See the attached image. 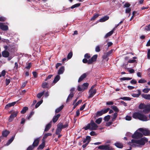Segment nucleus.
Instances as JSON below:
<instances>
[{"instance_id":"obj_1","label":"nucleus","mask_w":150,"mask_h":150,"mask_svg":"<svg viewBox=\"0 0 150 150\" xmlns=\"http://www.w3.org/2000/svg\"><path fill=\"white\" fill-rule=\"evenodd\" d=\"M98 127V125L93 120H91L90 123L88 124L86 126L83 127V129L85 130L89 129L90 130H95L97 129Z\"/></svg>"},{"instance_id":"obj_2","label":"nucleus","mask_w":150,"mask_h":150,"mask_svg":"<svg viewBox=\"0 0 150 150\" xmlns=\"http://www.w3.org/2000/svg\"><path fill=\"white\" fill-rule=\"evenodd\" d=\"M69 126V122H66L65 124L63 125L62 123L60 122L57 125V128L56 129L55 134H59L61 132L62 129L67 128Z\"/></svg>"},{"instance_id":"obj_3","label":"nucleus","mask_w":150,"mask_h":150,"mask_svg":"<svg viewBox=\"0 0 150 150\" xmlns=\"http://www.w3.org/2000/svg\"><path fill=\"white\" fill-rule=\"evenodd\" d=\"M135 144L140 145H143L145 144V142H148V139L145 137L141 138L139 140L132 139V140Z\"/></svg>"},{"instance_id":"obj_4","label":"nucleus","mask_w":150,"mask_h":150,"mask_svg":"<svg viewBox=\"0 0 150 150\" xmlns=\"http://www.w3.org/2000/svg\"><path fill=\"white\" fill-rule=\"evenodd\" d=\"M143 134L141 132L136 131L132 136V137L133 139H138L142 137Z\"/></svg>"},{"instance_id":"obj_5","label":"nucleus","mask_w":150,"mask_h":150,"mask_svg":"<svg viewBox=\"0 0 150 150\" xmlns=\"http://www.w3.org/2000/svg\"><path fill=\"white\" fill-rule=\"evenodd\" d=\"M109 110L110 108H107L106 109L102 110L100 111H98L96 113V116L98 117L102 115L103 114L106 113Z\"/></svg>"},{"instance_id":"obj_6","label":"nucleus","mask_w":150,"mask_h":150,"mask_svg":"<svg viewBox=\"0 0 150 150\" xmlns=\"http://www.w3.org/2000/svg\"><path fill=\"white\" fill-rule=\"evenodd\" d=\"M18 112V111H16L13 112V113L9 117L8 120V122H11L12 121L14 118L17 116Z\"/></svg>"},{"instance_id":"obj_7","label":"nucleus","mask_w":150,"mask_h":150,"mask_svg":"<svg viewBox=\"0 0 150 150\" xmlns=\"http://www.w3.org/2000/svg\"><path fill=\"white\" fill-rule=\"evenodd\" d=\"M139 130L142 132L144 136H149L150 135V131L148 129L140 128L139 129Z\"/></svg>"},{"instance_id":"obj_8","label":"nucleus","mask_w":150,"mask_h":150,"mask_svg":"<svg viewBox=\"0 0 150 150\" xmlns=\"http://www.w3.org/2000/svg\"><path fill=\"white\" fill-rule=\"evenodd\" d=\"M98 57L97 54H95L92 57L88 59V65L93 64V62H96V60Z\"/></svg>"},{"instance_id":"obj_9","label":"nucleus","mask_w":150,"mask_h":150,"mask_svg":"<svg viewBox=\"0 0 150 150\" xmlns=\"http://www.w3.org/2000/svg\"><path fill=\"white\" fill-rule=\"evenodd\" d=\"M40 140V137L36 138L34 140L32 145L34 147H37L38 145Z\"/></svg>"},{"instance_id":"obj_10","label":"nucleus","mask_w":150,"mask_h":150,"mask_svg":"<svg viewBox=\"0 0 150 150\" xmlns=\"http://www.w3.org/2000/svg\"><path fill=\"white\" fill-rule=\"evenodd\" d=\"M42 143L39 145V146L37 148V149L38 150H42L45 146V140L43 139H42Z\"/></svg>"},{"instance_id":"obj_11","label":"nucleus","mask_w":150,"mask_h":150,"mask_svg":"<svg viewBox=\"0 0 150 150\" xmlns=\"http://www.w3.org/2000/svg\"><path fill=\"white\" fill-rule=\"evenodd\" d=\"M89 96L88 97V98H90L93 96L96 93V89H94L93 90L91 91L90 92Z\"/></svg>"},{"instance_id":"obj_12","label":"nucleus","mask_w":150,"mask_h":150,"mask_svg":"<svg viewBox=\"0 0 150 150\" xmlns=\"http://www.w3.org/2000/svg\"><path fill=\"white\" fill-rule=\"evenodd\" d=\"M139 120L142 121H146L148 120V117L145 115L141 114Z\"/></svg>"},{"instance_id":"obj_13","label":"nucleus","mask_w":150,"mask_h":150,"mask_svg":"<svg viewBox=\"0 0 150 150\" xmlns=\"http://www.w3.org/2000/svg\"><path fill=\"white\" fill-rule=\"evenodd\" d=\"M141 114L139 112H135L133 114L132 117L134 118L139 120Z\"/></svg>"},{"instance_id":"obj_14","label":"nucleus","mask_w":150,"mask_h":150,"mask_svg":"<svg viewBox=\"0 0 150 150\" xmlns=\"http://www.w3.org/2000/svg\"><path fill=\"white\" fill-rule=\"evenodd\" d=\"M60 115L59 114H57L56 115L54 116L52 119L53 122L54 123L56 122L58 120L59 118L60 117Z\"/></svg>"},{"instance_id":"obj_15","label":"nucleus","mask_w":150,"mask_h":150,"mask_svg":"<svg viewBox=\"0 0 150 150\" xmlns=\"http://www.w3.org/2000/svg\"><path fill=\"white\" fill-rule=\"evenodd\" d=\"M17 101H15L12 103H9L7 104L5 106V108L6 109H8L9 107L13 106L16 103Z\"/></svg>"},{"instance_id":"obj_16","label":"nucleus","mask_w":150,"mask_h":150,"mask_svg":"<svg viewBox=\"0 0 150 150\" xmlns=\"http://www.w3.org/2000/svg\"><path fill=\"white\" fill-rule=\"evenodd\" d=\"M0 28L3 30H6L8 29L7 25H4L3 23L0 24Z\"/></svg>"},{"instance_id":"obj_17","label":"nucleus","mask_w":150,"mask_h":150,"mask_svg":"<svg viewBox=\"0 0 150 150\" xmlns=\"http://www.w3.org/2000/svg\"><path fill=\"white\" fill-rule=\"evenodd\" d=\"M52 122L50 121L49 123L47 125L44 130L45 132H47L50 128L52 125Z\"/></svg>"},{"instance_id":"obj_18","label":"nucleus","mask_w":150,"mask_h":150,"mask_svg":"<svg viewBox=\"0 0 150 150\" xmlns=\"http://www.w3.org/2000/svg\"><path fill=\"white\" fill-rule=\"evenodd\" d=\"M15 135L13 136L10 139H9L6 144L5 145L6 146H7L9 145L13 141L14 139Z\"/></svg>"},{"instance_id":"obj_19","label":"nucleus","mask_w":150,"mask_h":150,"mask_svg":"<svg viewBox=\"0 0 150 150\" xmlns=\"http://www.w3.org/2000/svg\"><path fill=\"white\" fill-rule=\"evenodd\" d=\"M2 54L3 57H8L9 54V52L6 50L3 51L2 53Z\"/></svg>"},{"instance_id":"obj_20","label":"nucleus","mask_w":150,"mask_h":150,"mask_svg":"<svg viewBox=\"0 0 150 150\" xmlns=\"http://www.w3.org/2000/svg\"><path fill=\"white\" fill-rule=\"evenodd\" d=\"M114 145L117 148L122 149L123 147V144L119 142H117L115 143Z\"/></svg>"},{"instance_id":"obj_21","label":"nucleus","mask_w":150,"mask_h":150,"mask_svg":"<svg viewBox=\"0 0 150 150\" xmlns=\"http://www.w3.org/2000/svg\"><path fill=\"white\" fill-rule=\"evenodd\" d=\"M115 30V28H114L112 30L107 33L105 36V38L110 36L113 33Z\"/></svg>"},{"instance_id":"obj_22","label":"nucleus","mask_w":150,"mask_h":150,"mask_svg":"<svg viewBox=\"0 0 150 150\" xmlns=\"http://www.w3.org/2000/svg\"><path fill=\"white\" fill-rule=\"evenodd\" d=\"M87 76L86 74V73H84L81 75V76L79 78L78 81L79 82H80L82 81L84 78H85Z\"/></svg>"},{"instance_id":"obj_23","label":"nucleus","mask_w":150,"mask_h":150,"mask_svg":"<svg viewBox=\"0 0 150 150\" xmlns=\"http://www.w3.org/2000/svg\"><path fill=\"white\" fill-rule=\"evenodd\" d=\"M142 96L146 100H150V94H141Z\"/></svg>"},{"instance_id":"obj_24","label":"nucleus","mask_w":150,"mask_h":150,"mask_svg":"<svg viewBox=\"0 0 150 150\" xmlns=\"http://www.w3.org/2000/svg\"><path fill=\"white\" fill-rule=\"evenodd\" d=\"M109 18V17L107 16H105L103 18H101L99 20L100 22H102L108 20Z\"/></svg>"},{"instance_id":"obj_25","label":"nucleus","mask_w":150,"mask_h":150,"mask_svg":"<svg viewBox=\"0 0 150 150\" xmlns=\"http://www.w3.org/2000/svg\"><path fill=\"white\" fill-rule=\"evenodd\" d=\"M60 79V76L59 75H57L54 78L53 81L54 83H56Z\"/></svg>"},{"instance_id":"obj_26","label":"nucleus","mask_w":150,"mask_h":150,"mask_svg":"<svg viewBox=\"0 0 150 150\" xmlns=\"http://www.w3.org/2000/svg\"><path fill=\"white\" fill-rule=\"evenodd\" d=\"M9 132L7 130H5L4 131H3L2 132V136H2L4 138V137H6L9 134Z\"/></svg>"},{"instance_id":"obj_27","label":"nucleus","mask_w":150,"mask_h":150,"mask_svg":"<svg viewBox=\"0 0 150 150\" xmlns=\"http://www.w3.org/2000/svg\"><path fill=\"white\" fill-rule=\"evenodd\" d=\"M74 96V95L73 94H70L68 96V97L66 100V103H68L69 102L70 100H71L73 98V97Z\"/></svg>"},{"instance_id":"obj_28","label":"nucleus","mask_w":150,"mask_h":150,"mask_svg":"<svg viewBox=\"0 0 150 150\" xmlns=\"http://www.w3.org/2000/svg\"><path fill=\"white\" fill-rule=\"evenodd\" d=\"M64 67L63 66H62L59 69L58 74H62L64 71Z\"/></svg>"},{"instance_id":"obj_29","label":"nucleus","mask_w":150,"mask_h":150,"mask_svg":"<svg viewBox=\"0 0 150 150\" xmlns=\"http://www.w3.org/2000/svg\"><path fill=\"white\" fill-rule=\"evenodd\" d=\"M64 107V105H62L61 106L59 107V108H57L55 110V112L56 113H58L60 112L63 108Z\"/></svg>"},{"instance_id":"obj_30","label":"nucleus","mask_w":150,"mask_h":150,"mask_svg":"<svg viewBox=\"0 0 150 150\" xmlns=\"http://www.w3.org/2000/svg\"><path fill=\"white\" fill-rule=\"evenodd\" d=\"M132 140V139L131 142H129L128 143V144L132 147H136L137 146V145L136 144H134V143L135 144V143Z\"/></svg>"},{"instance_id":"obj_31","label":"nucleus","mask_w":150,"mask_h":150,"mask_svg":"<svg viewBox=\"0 0 150 150\" xmlns=\"http://www.w3.org/2000/svg\"><path fill=\"white\" fill-rule=\"evenodd\" d=\"M146 105L144 104V103H141L139 106V108L140 109H144L146 108Z\"/></svg>"},{"instance_id":"obj_32","label":"nucleus","mask_w":150,"mask_h":150,"mask_svg":"<svg viewBox=\"0 0 150 150\" xmlns=\"http://www.w3.org/2000/svg\"><path fill=\"white\" fill-rule=\"evenodd\" d=\"M28 110V108L27 107H24L21 111V114H24L25 113L26 111Z\"/></svg>"},{"instance_id":"obj_33","label":"nucleus","mask_w":150,"mask_h":150,"mask_svg":"<svg viewBox=\"0 0 150 150\" xmlns=\"http://www.w3.org/2000/svg\"><path fill=\"white\" fill-rule=\"evenodd\" d=\"M111 108H112L114 111H115L118 112L119 111V110L118 108L115 105L112 106L111 107Z\"/></svg>"},{"instance_id":"obj_34","label":"nucleus","mask_w":150,"mask_h":150,"mask_svg":"<svg viewBox=\"0 0 150 150\" xmlns=\"http://www.w3.org/2000/svg\"><path fill=\"white\" fill-rule=\"evenodd\" d=\"M45 93V91L38 93L37 95V97L38 98H40Z\"/></svg>"},{"instance_id":"obj_35","label":"nucleus","mask_w":150,"mask_h":150,"mask_svg":"<svg viewBox=\"0 0 150 150\" xmlns=\"http://www.w3.org/2000/svg\"><path fill=\"white\" fill-rule=\"evenodd\" d=\"M52 135V134L50 133L45 134L43 136L42 139L44 140V139L47 138L48 136H51Z\"/></svg>"},{"instance_id":"obj_36","label":"nucleus","mask_w":150,"mask_h":150,"mask_svg":"<svg viewBox=\"0 0 150 150\" xmlns=\"http://www.w3.org/2000/svg\"><path fill=\"white\" fill-rule=\"evenodd\" d=\"M138 94H134L132 95V96L134 97H138L141 94V91L139 90H138Z\"/></svg>"},{"instance_id":"obj_37","label":"nucleus","mask_w":150,"mask_h":150,"mask_svg":"<svg viewBox=\"0 0 150 150\" xmlns=\"http://www.w3.org/2000/svg\"><path fill=\"white\" fill-rule=\"evenodd\" d=\"M42 87L43 88H48V83L46 82L42 83Z\"/></svg>"},{"instance_id":"obj_38","label":"nucleus","mask_w":150,"mask_h":150,"mask_svg":"<svg viewBox=\"0 0 150 150\" xmlns=\"http://www.w3.org/2000/svg\"><path fill=\"white\" fill-rule=\"evenodd\" d=\"M118 99H122L125 100H131V98L129 97H121Z\"/></svg>"},{"instance_id":"obj_39","label":"nucleus","mask_w":150,"mask_h":150,"mask_svg":"<svg viewBox=\"0 0 150 150\" xmlns=\"http://www.w3.org/2000/svg\"><path fill=\"white\" fill-rule=\"evenodd\" d=\"M89 85V84L87 83H84L82 86L83 87V90H84L87 89L88 87V86Z\"/></svg>"},{"instance_id":"obj_40","label":"nucleus","mask_w":150,"mask_h":150,"mask_svg":"<svg viewBox=\"0 0 150 150\" xmlns=\"http://www.w3.org/2000/svg\"><path fill=\"white\" fill-rule=\"evenodd\" d=\"M43 100H41L40 101L38 102L35 105V108H38L42 103Z\"/></svg>"},{"instance_id":"obj_41","label":"nucleus","mask_w":150,"mask_h":150,"mask_svg":"<svg viewBox=\"0 0 150 150\" xmlns=\"http://www.w3.org/2000/svg\"><path fill=\"white\" fill-rule=\"evenodd\" d=\"M111 148V147L110 146V145H104L103 150H108Z\"/></svg>"},{"instance_id":"obj_42","label":"nucleus","mask_w":150,"mask_h":150,"mask_svg":"<svg viewBox=\"0 0 150 150\" xmlns=\"http://www.w3.org/2000/svg\"><path fill=\"white\" fill-rule=\"evenodd\" d=\"M80 3L76 4L71 6V9H73L75 8L78 7L80 6Z\"/></svg>"},{"instance_id":"obj_43","label":"nucleus","mask_w":150,"mask_h":150,"mask_svg":"<svg viewBox=\"0 0 150 150\" xmlns=\"http://www.w3.org/2000/svg\"><path fill=\"white\" fill-rule=\"evenodd\" d=\"M110 115H108L104 117V120L105 121L107 122L110 120Z\"/></svg>"},{"instance_id":"obj_44","label":"nucleus","mask_w":150,"mask_h":150,"mask_svg":"<svg viewBox=\"0 0 150 150\" xmlns=\"http://www.w3.org/2000/svg\"><path fill=\"white\" fill-rule=\"evenodd\" d=\"M109 56L106 54V53H105L103 56V58L104 59H106L107 61H108L109 59L108 57Z\"/></svg>"},{"instance_id":"obj_45","label":"nucleus","mask_w":150,"mask_h":150,"mask_svg":"<svg viewBox=\"0 0 150 150\" xmlns=\"http://www.w3.org/2000/svg\"><path fill=\"white\" fill-rule=\"evenodd\" d=\"M82 102L81 100H79L78 101L76 102L75 104L74 105L73 107V108L74 109L79 104L81 103Z\"/></svg>"},{"instance_id":"obj_46","label":"nucleus","mask_w":150,"mask_h":150,"mask_svg":"<svg viewBox=\"0 0 150 150\" xmlns=\"http://www.w3.org/2000/svg\"><path fill=\"white\" fill-rule=\"evenodd\" d=\"M143 110V112L145 113H147L150 111V109L149 108H146V107Z\"/></svg>"},{"instance_id":"obj_47","label":"nucleus","mask_w":150,"mask_h":150,"mask_svg":"<svg viewBox=\"0 0 150 150\" xmlns=\"http://www.w3.org/2000/svg\"><path fill=\"white\" fill-rule=\"evenodd\" d=\"M102 121V118H99L97 119L96 121V122L97 124H99Z\"/></svg>"},{"instance_id":"obj_48","label":"nucleus","mask_w":150,"mask_h":150,"mask_svg":"<svg viewBox=\"0 0 150 150\" xmlns=\"http://www.w3.org/2000/svg\"><path fill=\"white\" fill-rule=\"evenodd\" d=\"M73 55V53L72 52H70L67 55V58L68 59H70L72 57Z\"/></svg>"},{"instance_id":"obj_49","label":"nucleus","mask_w":150,"mask_h":150,"mask_svg":"<svg viewBox=\"0 0 150 150\" xmlns=\"http://www.w3.org/2000/svg\"><path fill=\"white\" fill-rule=\"evenodd\" d=\"M99 16V15L98 14H96V15H95L93 16L92 18H91V21H93L95 20L96 18H97Z\"/></svg>"},{"instance_id":"obj_50","label":"nucleus","mask_w":150,"mask_h":150,"mask_svg":"<svg viewBox=\"0 0 150 150\" xmlns=\"http://www.w3.org/2000/svg\"><path fill=\"white\" fill-rule=\"evenodd\" d=\"M84 57L87 59H89L91 57V56L89 54L86 53L84 55Z\"/></svg>"},{"instance_id":"obj_51","label":"nucleus","mask_w":150,"mask_h":150,"mask_svg":"<svg viewBox=\"0 0 150 150\" xmlns=\"http://www.w3.org/2000/svg\"><path fill=\"white\" fill-rule=\"evenodd\" d=\"M150 90V88H146L143 90L142 91L145 93H147Z\"/></svg>"},{"instance_id":"obj_52","label":"nucleus","mask_w":150,"mask_h":150,"mask_svg":"<svg viewBox=\"0 0 150 150\" xmlns=\"http://www.w3.org/2000/svg\"><path fill=\"white\" fill-rule=\"evenodd\" d=\"M146 81L144 79H140L138 81V83H144L146 82Z\"/></svg>"},{"instance_id":"obj_53","label":"nucleus","mask_w":150,"mask_h":150,"mask_svg":"<svg viewBox=\"0 0 150 150\" xmlns=\"http://www.w3.org/2000/svg\"><path fill=\"white\" fill-rule=\"evenodd\" d=\"M32 74L34 77L35 78H36L38 77V74L36 71H33Z\"/></svg>"},{"instance_id":"obj_54","label":"nucleus","mask_w":150,"mask_h":150,"mask_svg":"<svg viewBox=\"0 0 150 150\" xmlns=\"http://www.w3.org/2000/svg\"><path fill=\"white\" fill-rule=\"evenodd\" d=\"M82 62H83V63L85 64L87 63L88 64V60L87 59L85 58L83 59Z\"/></svg>"},{"instance_id":"obj_55","label":"nucleus","mask_w":150,"mask_h":150,"mask_svg":"<svg viewBox=\"0 0 150 150\" xmlns=\"http://www.w3.org/2000/svg\"><path fill=\"white\" fill-rule=\"evenodd\" d=\"M100 50V46H97L96 47L95 49V51L96 52H98Z\"/></svg>"},{"instance_id":"obj_56","label":"nucleus","mask_w":150,"mask_h":150,"mask_svg":"<svg viewBox=\"0 0 150 150\" xmlns=\"http://www.w3.org/2000/svg\"><path fill=\"white\" fill-rule=\"evenodd\" d=\"M10 82V80L9 79H6V86L8 85Z\"/></svg>"},{"instance_id":"obj_57","label":"nucleus","mask_w":150,"mask_h":150,"mask_svg":"<svg viewBox=\"0 0 150 150\" xmlns=\"http://www.w3.org/2000/svg\"><path fill=\"white\" fill-rule=\"evenodd\" d=\"M86 140H87V142H90L91 141V137L89 136H87L86 137Z\"/></svg>"},{"instance_id":"obj_58","label":"nucleus","mask_w":150,"mask_h":150,"mask_svg":"<svg viewBox=\"0 0 150 150\" xmlns=\"http://www.w3.org/2000/svg\"><path fill=\"white\" fill-rule=\"evenodd\" d=\"M34 148L32 145H30L27 148V150H32Z\"/></svg>"},{"instance_id":"obj_59","label":"nucleus","mask_w":150,"mask_h":150,"mask_svg":"<svg viewBox=\"0 0 150 150\" xmlns=\"http://www.w3.org/2000/svg\"><path fill=\"white\" fill-rule=\"evenodd\" d=\"M75 91V88H71L70 89V94H73L74 95V94L75 93L74 92Z\"/></svg>"},{"instance_id":"obj_60","label":"nucleus","mask_w":150,"mask_h":150,"mask_svg":"<svg viewBox=\"0 0 150 150\" xmlns=\"http://www.w3.org/2000/svg\"><path fill=\"white\" fill-rule=\"evenodd\" d=\"M130 6V4L129 3H126L124 6V7L128 8Z\"/></svg>"},{"instance_id":"obj_61","label":"nucleus","mask_w":150,"mask_h":150,"mask_svg":"<svg viewBox=\"0 0 150 150\" xmlns=\"http://www.w3.org/2000/svg\"><path fill=\"white\" fill-rule=\"evenodd\" d=\"M125 119L126 120L130 121L132 119V117L131 116H129L128 115L126 116L125 117Z\"/></svg>"},{"instance_id":"obj_62","label":"nucleus","mask_w":150,"mask_h":150,"mask_svg":"<svg viewBox=\"0 0 150 150\" xmlns=\"http://www.w3.org/2000/svg\"><path fill=\"white\" fill-rule=\"evenodd\" d=\"M90 134L91 136H96L97 134L94 131H92L90 133Z\"/></svg>"},{"instance_id":"obj_63","label":"nucleus","mask_w":150,"mask_h":150,"mask_svg":"<svg viewBox=\"0 0 150 150\" xmlns=\"http://www.w3.org/2000/svg\"><path fill=\"white\" fill-rule=\"evenodd\" d=\"M130 83H131L132 84H136L137 83V81L135 80V79H133L131 81H130Z\"/></svg>"},{"instance_id":"obj_64","label":"nucleus","mask_w":150,"mask_h":150,"mask_svg":"<svg viewBox=\"0 0 150 150\" xmlns=\"http://www.w3.org/2000/svg\"><path fill=\"white\" fill-rule=\"evenodd\" d=\"M147 58L150 59V49H148L147 52Z\"/></svg>"}]
</instances>
